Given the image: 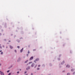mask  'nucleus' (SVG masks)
<instances>
[{
    "label": "nucleus",
    "instance_id": "f257e3e1",
    "mask_svg": "<svg viewBox=\"0 0 75 75\" xmlns=\"http://www.w3.org/2000/svg\"><path fill=\"white\" fill-rule=\"evenodd\" d=\"M0 74L1 75H4V73H3V72H2L1 71H0Z\"/></svg>",
    "mask_w": 75,
    "mask_h": 75
},
{
    "label": "nucleus",
    "instance_id": "f03ea898",
    "mask_svg": "<svg viewBox=\"0 0 75 75\" xmlns=\"http://www.w3.org/2000/svg\"><path fill=\"white\" fill-rule=\"evenodd\" d=\"M33 57H31L30 59V61H31V60H33Z\"/></svg>",
    "mask_w": 75,
    "mask_h": 75
},
{
    "label": "nucleus",
    "instance_id": "7ed1b4c3",
    "mask_svg": "<svg viewBox=\"0 0 75 75\" xmlns=\"http://www.w3.org/2000/svg\"><path fill=\"white\" fill-rule=\"evenodd\" d=\"M34 65H35V64H33L31 65V67H34Z\"/></svg>",
    "mask_w": 75,
    "mask_h": 75
},
{
    "label": "nucleus",
    "instance_id": "20e7f679",
    "mask_svg": "<svg viewBox=\"0 0 75 75\" xmlns=\"http://www.w3.org/2000/svg\"><path fill=\"white\" fill-rule=\"evenodd\" d=\"M35 61H39V59H38V58L36 59H35Z\"/></svg>",
    "mask_w": 75,
    "mask_h": 75
},
{
    "label": "nucleus",
    "instance_id": "39448f33",
    "mask_svg": "<svg viewBox=\"0 0 75 75\" xmlns=\"http://www.w3.org/2000/svg\"><path fill=\"white\" fill-rule=\"evenodd\" d=\"M23 48H22L20 50L21 52H23Z\"/></svg>",
    "mask_w": 75,
    "mask_h": 75
},
{
    "label": "nucleus",
    "instance_id": "423d86ee",
    "mask_svg": "<svg viewBox=\"0 0 75 75\" xmlns=\"http://www.w3.org/2000/svg\"><path fill=\"white\" fill-rule=\"evenodd\" d=\"M70 66H69V65H67V68H69V67H70Z\"/></svg>",
    "mask_w": 75,
    "mask_h": 75
},
{
    "label": "nucleus",
    "instance_id": "0eeeda50",
    "mask_svg": "<svg viewBox=\"0 0 75 75\" xmlns=\"http://www.w3.org/2000/svg\"><path fill=\"white\" fill-rule=\"evenodd\" d=\"M10 48L11 49H13V47H12L11 46H10Z\"/></svg>",
    "mask_w": 75,
    "mask_h": 75
},
{
    "label": "nucleus",
    "instance_id": "6e6552de",
    "mask_svg": "<svg viewBox=\"0 0 75 75\" xmlns=\"http://www.w3.org/2000/svg\"><path fill=\"white\" fill-rule=\"evenodd\" d=\"M20 60V59L19 58L18 60V62H19Z\"/></svg>",
    "mask_w": 75,
    "mask_h": 75
},
{
    "label": "nucleus",
    "instance_id": "1a4fd4ad",
    "mask_svg": "<svg viewBox=\"0 0 75 75\" xmlns=\"http://www.w3.org/2000/svg\"><path fill=\"white\" fill-rule=\"evenodd\" d=\"M37 67V65H36L35 66V67H34L35 68H36Z\"/></svg>",
    "mask_w": 75,
    "mask_h": 75
},
{
    "label": "nucleus",
    "instance_id": "9d476101",
    "mask_svg": "<svg viewBox=\"0 0 75 75\" xmlns=\"http://www.w3.org/2000/svg\"><path fill=\"white\" fill-rule=\"evenodd\" d=\"M28 60H27L26 61H25V63H27V62H28Z\"/></svg>",
    "mask_w": 75,
    "mask_h": 75
},
{
    "label": "nucleus",
    "instance_id": "9b49d317",
    "mask_svg": "<svg viewBox=\"0 0 75 75\" xmlns=\"http://www.w3.org/2000/svg\"><path fill=\"white\" fill-rule=\"evenodd\" d=\"M74 71V69H72L71 70V71H72V72H73V71Z\"/></svg>",
    "mask_w": 75,
    "mask_h": 75
},
{
    "label": "nucleus",
    "instance_id": "f8f14e48",
    "mask_svg": "<svg viewBox=\"0 0 75 75\" xmlns=\"http://www.w3.org/2000/svg\"><path fill=\"white\" fill-rule=\"evenodd\" d=\"M1 55H3V52H1Z\"/></svg>",
    "mask_w": 75,
    "mask_h": 75
},
{
    "label": "nucleus",
    "instance_id": "ddd939ff",
    "mask_svg": "<svg viewBox=\"0 0 75 75\" xmlns=\"http://www.w3.org/2000/svg\"><path fill=\"white\" fill-rule=\"evenodd\" d=\"M40 69V68H37V70H38Z\"/></svg>",
    "mask_w": 75,
    "mask_h": 75
},
{
    "label": "nucleus",
    "instance_id": "4468645a",
    "mask_svg": "<svg viewBox=\"0 0 75 75\" xmlns=\"http://www.w3.org/2000/svg\"><path fill=\"white\" fill-rule=\"evenodd\" d=\"M10 71L9 70H8L7 71V72L8 73V72H9Z\"/></svg>",
    "mask_w": 75,
    "mask_h": 75
},
{
    "label": "nucleus",
    "instance_id": "2eb2a0df",
    "mask_svg": "<svg viewBox=\"0 0 75 75\" xmlns=\"http://www.w3.org/2000/svg\"><path fill=\"white\" fill-rule=\"evenodd\" d=\"M64 62H63L62 63V64H64Z\"/></svg>",
    "mask_w": 75,
    "mask_h": 75
},
{
    "label": "nucleus",
    "instance_id": "dca6fc26",
    "mask_svg": "<svg viewBox=\"0 0 75 75\" xmlns=\"http://www.w3.org/2000/svg\"><path fill=\"white\" fill-rule=\"evenodd\" d=\"M30 52H29V50H28V54H30Z\"/></svg>",
    "mask_w": 75,
    "mask_h": 75
},
{
    "label": "nucleus",
    "instance_id": "f3484780",
    "mask_svg": "<svg viewBox=\"0 0 75 75\" xmlns=\"http://www.w3.org/2000/svg\"><path fill=\"white\" fill-rule=\"evenodd\" d=\"M67 75H70V74H69V73H68L67 74Z\"/></svg>",
    "mask_w": 75,
    "mask_h": 75
},
{
    "label": "nucleus",
    "instance_id": "a211bd4d",
    "mask_svg": "<svg viewBox=\"0 0 75 75\" xmlns=\"http://www.w3.org/2000/svg\"><path fill=\"white\" fill-rule=\"evenodd\" d=\"M26 73H27V71H25V72H24L25 74H26Z\"/></svg>",
    "mask_w": 75,
    "mask_h": 75
},
{
    "label": "nucleus",
    "instance_id": "6ab92c4d",
    "mask_svg": "<svg viewBox=\"0 0 75 75\" xmlns=\"http://www.w3.org/2000/svg\"><path fill=\"white\" fill-rule=\"evenodd\" d=\"M15 52H17V51H16V50H15Z\"/></svg>",
    "mask_w": 75,
    "mask_h": 75
},
{
    "label": "nucleus",
    "instance_id": "aec40b11",
    "mask_svg": "<svg viewBox=\"0 0 75 75\" xmlns=\"http://www.w3.org/2000/svg\"><path fill=\"white\" fill-rule=\"evenodd\" d=\"M17 74H19V72L18 71V72H17Z\"/></svg>",
    "mask_w": 75,
    "mask_h": 75
},
{
    "label": "nucleus",
    "instance_id": "412c9836",
    "mask_svg": "<svg viewBox=\"0 0 75 75\" xmlns=\"http://www.w3.org/2000/svg\"><path fill=\"white\" fill-rule=\"evenodd\" d=\"M0 48H1V49L2 48V47L1 46H0Z\"/></svg>",
    "mask_w": 75,
    "mask_h": 75
},
{
    "label": "nucleus",
    "instance_id": "4be33fe9",
    "mask_svg": "<svg viewBox=\"0 0 75 75\" xmlns=\"http://www.w3.org/2000/svg\"><path fill=\"white\" fill-rule=\"evenodd\" d=\"M38 67H40V65H39L38 66Z\"/></svg>",
    "mask_w": 75,
    "mask_h": 75
},
{
    "label": "nucleus",
    "instance_id": "5701e85b",
    "mask_svg": "<svg viewBox=\"0 0 75 75\" xmlns=\"http://www.w3.org/2000/svg\"><path fill=\"white\" fill-rule=\"evenodd\" d=\"M8 75H11V73H9L8 74Z\"/></svg>",
    "mask_w": 75,
    "mask_h": 75
},
{
    "label": "nucleus",
    "instance_id": "b1692460",
    "mask_svg": "<svg viewBox=\"0 0 75 75\" xmlns=\"http://www.w3.org/2000/svg\"><path fill=\"white\" fill-rule=\"evenodd\" d=\"M17 47L18 48H20V47L18 46Z\"/></svg>",
    "mask_w": 75,
    "mask_h": 75
},
{
    "label": "nucleus",
    "instance_id": "393cba45",
    "mask_svg": "<svg viewBox=\"0 0 75 75\" xmlns=\"http://www.w3.org/2000/svg\"><path fill=\"white\" fill-rule=\"evenodd\" d=\"M31 63H32V62H30L29 63V64H30Z\"/></svg>",
    "mask_w": 75,
    "mask_h": 75
},
{
    "label": "nucleus",
    "instance_id": "a878e982",
    "mask_svg": "<svg viewBox=\"0 0 75 75\" xmlns=\"http://www.w3.org/2000/svg\"><path fill=\"white\" fill-rule=\"evenodd\" d=\"M28 54H27V57H28Z\"/></svg>",
    "mask_w": 75,
    "mask_h": 75
},
{
    "label": "nucleus",
    "instance_id": "bb28decb",
    "mask_svg": "<svg viewBox=\"0 0 75 75\" xmlns=\"http://www.w3.org/2000/svg\"><path fill=\"white\" fill-rule=\"evenodd\" d=\"M1 64H0V66H1Z\"/></svg>",
    "mask_w": 75,
    "mask_h": 75
},
{
    "label": "nucleus",
    "instance_id": "cd10ccee",
    "mask_svg": "<svg viewBox=\"0 0 75 75\" xmlns=\"http://www.w3.org/2000/svg\"><path fill=\"white\" fill-rule=\"evenodd\" d=\"M3 47L4 48V46H3Z\"/></svg>",
    "mask_w": 75,
    "mask_h": 75
},
{
    "label": "nucleus",
    "instance_id": "c85d7f7f",
    "mask_svg": "<svg viewBox=\"0 0 75 75\" xmlns=\"http://www.w3.org/2000/svg\"><path fill=\"white\" fill-rule=\"evenodd\" d=\"M1 51H2V50L0 51V52H1Z\"/></svg>",
    "mask_w": 75,
    "mask_h": 75
},
{
    "label": "nucleus",
    "instance_id": "c756f323",
    "mask_svg": "<svg viewBox=\"0 0 75 75\" xmlns=\"http://www.w3.org/2000/svg\"><path fill=\"white\" fill-rule=\"evenodd\" d=\"M30 67H29L28 68V69H30Z\"/></svg>",
    "mask_w": 75,
    "mask_h": 75
},
{
    "label": "nucleus",
    "instance_id": "7c9ffc66",
    "mask_svg": "<svg viewBox=\"0 0 75 75\" xmlns=\"http://www.w3.org/2000/svg\"><path fill=\"white\" fill-rule=\"evenodd\" d=\"M9 42H10V41H9Z\"/></svg>",
    "mask_w": 75,
    "mask_h": 75
},
{
    "label": "nucleus",
    "instance_id": "2f4dec72",
    "mask_svg": "<svg viewBox=\"0 0 75 75\" xmlns=\"http://www.w3.org/2000/svg\"><path fill=\"white\" fill-rule=\"evenodd\" d=\"M6 48H7V46L6 47Z\"/></svg>",
    "mask_w": 75,
    "mask_h": 75
},
{
    "label": "nucleus",
    "instance_id": "473e14b6",
    "mask_svg": "<svg viewBox=\"0 0 75 75\" xmlns=\"http://www.w3.org/2000/svg\"><path fill=\"white\" fill-rule=\"evenodd\" d=\"M1 45L0 44V46H1Z\"/></svg>",
    "mask_w": 75,
    "mask_h": 75
},
{
    "label": "nucleus",
    "instance_id": "72a5a7b5",
    "mask_svg": "<svg viewBox=\"0 0 75 75\" xmlns=\"http://www.w3.org/2000/svg\"><path fill=\"white\" fill-rule=\"evenodd\" d=\"M5 40V41H6V40Z\"/></svg>",
    "mask_w": 75,
    "mask_h": 75
}]
</instances>
